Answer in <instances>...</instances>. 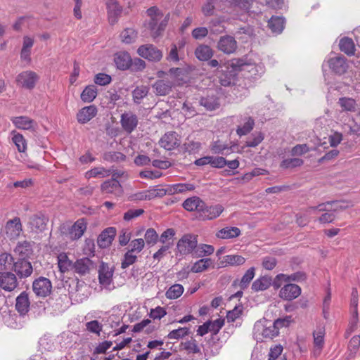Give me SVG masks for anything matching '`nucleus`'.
Segmentation results:
<instances>
[{
    "label": "nucleus",
    "mask_w": 360,
    "mask_h": 360,
    "mask_svg": "<svg viewBox=\"0 0 360 360\" xmlns=\"http://www.w3.org/2000/svg\"><path fill=\"white\" fill-rule=\"evenodd\" d=\"M147 14L150 17L148 29L152 37L157 38L165 31L170 17L167 13L164 16L163 13L157 7L152 6L147 10Z\"/></svg>",
    "instance_id": "f257e3e1"
},
{
    "label": "nucleus",
    "mask_w": 360,
    "mask_h": 360,
    "mask_svg": "<svg viewBox=\"0 0 360 360\" xmlns=\"http://www.w3.org/2000/svg\"><path fill=\"white\" fill-rule=\"evenodd\" d=\"M87 228V222L84 218L77 219L72 225L63 223L59 226L60 235L70 239L77 240L82 238Z\"/></svg>",
    "instance_id": "f03ea898"
},
{
    "label": "nucleus",
    "mask_w": 360,
    "mask_h": 360,
    "mask_svg": "<svg viewBox=\"0 0 360 360\" xmlns=\"http://www.w3.org/2000/svg\"><path fill=\"white\" fill-rule=\"evenodd\" d=\"M198 238V235L195 234H184L177 242L176 248L178 252L181 255L192 254L193 256L194 252L197 248Z\"/></svg>",
    "instance_id": "7ed1b4c3"
},
{
    "label": "nucleus",
    "mask_w": 360,
    "mask_h": 360,
    "mask_svg": "<svg viewBox=\"0 0 360 360\" xmlns=\"http://www.w3.org/2000/svg\"><path fill=\"white\" fill-rule=\"evenodd\" d=\"M137 53L151 62H159L163 57L162 51L151 44L140 46L137 49Z\"/></svg>",
    "instance_id": "20e7f679"
},
{
    "label": "nucleus",
    "mask_w": 360,
    "mask_h": 360,
    "mask_svg": "<svg viewBox=\"0 0 360 360\" xmlns=\"http://www.w3.org/2000/svg\"><path fill=\"white\" fill-rule=\"evenodd\" d=\"M32 290L37 297H46L51 293L52 283L49 278L40 276L33 281Z\"/></svg>",
    "instance_id": "39448f33"
},
{
    "label": "nucleus",
    "mask_w": 360,
    "mask_h": 360,
    "mask_svg": "<svg viewBox=\"0 0 360 360\" xmlns=\"http://www.w3.org/2000/svg\"><path fill=\"white\" fill-rule=\"evenodd\" d=\"M101 191L103 194H110L115 197H120L123 195L124 190L122 186L118 180L110 179L101 184Z\"/></svg>",
    "instance_id": "423d86ee"
},
{
    "label": "nucleus",
    "mask_w": 360,
    "mask_h": 360,
    "mask_svg": "<svg viewBox=\"0 0 360 360\" xmlns=\"http://www.w3.org/2000/svg\"><path fill=\"white\" fill-rule=\"evenodd\" d=\"M17 275L11 271L0 274V288L6 292H13L18 287Z\"/></svg>",
    "instance_id": "0eeeda50"
},
{
    "label": "nucleus",
    "mask_w": 360,
    "mask_h": 360,
    "mask_svg": "<svg viewBox=\"0 0 360 360\" xmlns=\"http://www.w3.org/2000/svg\"><path fill=\"white\" fill-rule=\"evenodd\" d=\"M160 146L167 150H174L181 144V139L175 131L165 134L159 141Z\"/></svg>",
    "instance_id": "6e6552de"
},
{
    "label": "nucleus",
    "mask_w": 360,
    "mask_h": 360,
    "mask_svg": "<svg viewBox=\"0 0 360 360\" xmlns=\"http://www.w3.org/2000/svg\"><path fill=\"white\" fill-rule=\"evenodd\" d=\"M107 8L108 18L110 25H115L117 22L122 12V7L117 0H105Z\"/></svg>",
    "instance_id": "1a4fd4ad"
},
{
    "label": "nucleus",
    "mask_w": 360,
    "mask_h": 360,
    "mask_svg": "<svg viewBox=\"0 0 360 360\" xmlns=\"http://www.w3.org/2000/svg\"><path fill=\"white\" fill-rule=\"evenodd\" d=\"M224 210L221 205L207 206L204 202V206H202L198 217L202 220H212L219 217Z\"/></svg>",
    "instance_id": "9d476101"
},
{
    "label": "nucleus",
    "mask_w": 360,
    "mask_h": 360,
    "mask_svg": "<svg viewBox=\"0 0 360 360\" xmlns=\"http://www.w3.org/2000/svg\"><path fill=\"white\" fill-rule=\"evenodd\" d=\"M217 49L219 51L225 54L230 55L233 53L237 48L238 44L235 38L230 35H225L220 37L218 41Z\"/></svg>",
    "instance_id": "9b49d317"
},
{
    "label": "nucleus",
    "mask_w": 360,
    "mask_h": 360,
    "mask_svg": "<svg viewBox=\"0 0 360 360\" xmlns=\"http://www.w3.org/2000/svg\"><path fill=\"white\" fill-rule=\"evenodd\" d=\"M37 80L38 76L36 72L30 70L20 73L16 78L18 84L27 89H33Z\"/></svg>",
    "instance_id": "f8f14e48"
},
{
    "label": "nucleus",
    "mask_w": 360,
    "mask_h": 360,
    "mask_svg": "<svg viewBox=\"0 0 360 360\" xmlns=\"http://www.w3.org/2000/svg\"><path fill=\"white\" fill-rule=\"evenodd\" d=\"M97 113L96 106L91 105L81 108L77 113L76 118L79 124H86L95 117Z\"/></svg>",
    "instance_id": "ddd939ff"
},
{
    "label": "nucleus",
    "mask_w": 360,
    "mask_h": 360,
    "mask_svg": "<svg viewBox=\"0 0 360 360\" xmlns=\"http://www.w3.org/2000/svg\"><path fill=\"white\" fill-rule=\"evenodd\" d=\"M13 271L20 278H27L33 272L32 264L26 259H18L14 263Z\"/></svg>",
    "instance_id": "4468645a"
},
{
    "label": "nucleus",
    "mask_w": 360,
    "mask_h": 360,
    "mask_svg": "<svg viewBox=\"0 0 360 360\" xmlns=\"http://www.w3.org/2000/svg\"><path fill=\"white\" fill-rule=\"evenodd\" d=\"M301 294V288L296 284H285L279 291V297L284 300H292Z\"/></svg>",
    "instance_id": "2eb2a0df"
},
{
    "label": "nucleus",
    "mask_w": 360,
    "mask_h": 360,
    "mask_svg": "<svg viewBox=\"0 0 360 360\" xmlns=\"http://www.w3.org/2000/svg\"><path fill=\"white\" fill-rule=\"evenodd\" d=\"M6 233L11 238H17L22 231L20 219L18 217L8 220L5 225Z\"/></svg>",
    "instance_id": "dca6fc26"
},
{
    "label": "nucleus",
    "mask_w": 360,
    "mask_h": 360,
    "mask_svg": "<svg viewBox=\"0 0 360 360\" xmlns=\"http://www.w3.org/2000/svg\"><path fill=\"white\" fill-rule=\"evenodd\" d=\"M11 121L13 125L21 130H34L37 122L27 116L12 117Z\"/></svg>",
    "instance_id": "f3484780"
},
{
    "label": "nucleus",
    "mask_w": 360,
    "mask_h": 360,
    "mask_svg": "<svg viewBox=\"0 0 360 360\" xmlns=\"http://www.w3.org/2000/svg\"><path fill=\"white\" fill-rule=\"evenodd\" d=\"M120 123L126 132L131 133L138 124V118L131 112H124L121 115Z\"/></svg>",
    "instance_id": "a211bd4d"
},
{
    "label": "nucleus",
    "mask_w": 360,
    "mask_h": 360,
    "mask_svg": "<svg viewBox=\"0 0 360 360\" xmlns=\"http://www.w3.org/2000/svg\"><path fill=\"white\" fill-rule=\"evenodd\" d=\"M93 267V262L88 257H83L74 262L72 270L79 276H84L89 274Z\"/></svg>",
    "instance_id": "6ab92c4d"
},
{
    "label": "nucleus",
    "mask_w": 360,
    "mask_h": 360,
    "mask_svg": "<svg viewBox=\"0 0 360 360\" xmlns=\"http://www.w3.org/2000/svg\"><path fill=\"white\" fill-rule=\"evenodd\" d=\"M115 236L116 229L115 227H108L104 229L98 237L97 243L98 246L101 248L109 247Z\"/></svg>",
    "instance_id": "aec40b11"
},
{
    "label": "nucleus",
    "mask_w": 360,
    "mask_h": 360,
    "mask_svg": "<svg viewBox=\"0 0 360 360\" xmlns=\"http://www.w3.org/2000/svg\"><path fill=\"white\" fill-rule=\"evenodd\" d=\"M113 274L114 269L110 267L108 264L102 262L98 269V280L100 284L109 285L112 281Z\"/></svg>",
    "instance_id": "412c9836"
},
{
    "label": "nucleus",
    "mask_w": 360,
    "mask_h": 360,
    "mask_svg": "<svg viewBox=\"0 0 360 360\" xmlns=\"http://www.w3.org/2000/svg\"><path fill=\"white\" fill-rule=\"evenodd\" d=\"M325 328L323 327H317L313 332L314 349L313 353L315 356H319L324 346Z\"/></svg>",
    "instance_id": "4be33fe9"
},
{
    "label": "nucleus",
    "mask_w": 360,
    "mask_h": 360,
    "mask_svg": "<svg viewBox=\"0 0 360 360\" xmlns=\"http://www.w3.org/2000/svg\"><path fill=\"white\" fill-rule=\"evenodd\" d=\"M33 243L27 240L20 241L14 249V252L18 255L20 259H26L33 253Z\"/></svg>",
    "instance_id": "5701e85b"
},
{
    "label": "nucleus",
    "mask_w": 360,
    "mask_h": 360,
    "mask_svg": "<svg viewBox=\"0 0 360 360\" xmlns=\"http://www.w3.org/2000/svg\"><path fill=\"white\" fill-rule=\"evenodd\" d=\"M329 68L336 74L342 75L346 72L348 65L345 57L338 56L328 60Z\"/></svg>",
    "instance_id": "b1692460"
},
{
    "label": "nucleus",
    "mask_w": 360,
    "mask_h": 360,
    "mask_svg": "<svg viewBox=\"0 0 360 360\" xmlns=\"http://www.w3.org/2000/svg\"><path fill=\"white\" fill-rule=\"evenodd\" d=\"M114 62L118 69L125 70L131 67L132 59L128 52L120 51L115 53Z\"/></svg>",
    "instance_id": "393cba45"
},
{
    "label": "nucleus",
    "mask_w": 360,
    "mask_h": 360,
    "mask_svg": "<svg viewBox=\"0 0 360 360\" xmlns=\"http://www.w3.org/2000/svg\"><path fill=\"white\" fill-rule=\"evenodd\" d=\"M30 302L28 294L23 291L15 300V309L20 315H25L30 309Z\"/></svg>",
    "instance_id": "a878e982"
},
{
    "label": "nucleus",
    "mask_w": 360,
    "mask_h": 360,
    "mask_svg": "<svg viewBox=\"0 0 360 360\" xmlns=\"http://www.w3.org/2000/svg\"><path fill=\"white\" fill-rule=\"evenodd\" d=\"M182 205L186 210L196 211L199 215L202 206H204V201L198 196H193L185 200Z\"/></svg>",
    "instance_id": "bb28decb"
},
{
    "label": "nucleus",
    "mask_w": 360,
    "mask_h": 360,
    "mask_svg": "<svg viewBox=\"0 0 360 360\" xmlns=\"http://www.w3.org/2000/svg\"><path fill=\"white\" fill-rule=\"evenodd\" d=\"M173 86L174 84L170 81L159 79L153 84V88L156 95L166 96L171 92Z\"/></svg>",
    "instance_id": "cd10ccee"
},
{
    "label": "nucleus",
    "mask_w": 360,
    "mask_h": 360,
    "mask_svg": "<svg viewBox=\"0 0 360 360\" xmlns=\"http://www.w3.org/2000/svg\"><path fill=\"white\" fill-rule=\"evenodd\" d=\"M57 264L60 273L65 274L72 270L74 263L70 259L67 253L61 252L57 256Z\"/></svg>",
    "instance_id": "c85d7f7f"
},
{
    "label": "nucleus",
    "mask_w": 360,
    "mask_h": 360,
    "mask_svg": "<svg viewBox=\"0 0 360 360\" xmlns=\"http://www.w3.org/2000/svg\"><path fill=\"white\" fill-rule=\"evenodd\" d=\"M241 233L239 228L226 226L216 233V237L220 239H232L238 237Z\"/></svg>",
    "instance_id": "c756f323"
},
{
    "label": "nucleus",
    "mask_w": 360,
    "mask_h": 360,
    "mask_svg": "<svg viewBox=\"0 0 360 360\" xmlns=\"http://www.w3.org/2000/svg\"><path fill=\"white\" fill-rule=\"evenodd\" d=\"M14 258L7 252L0 254V274L11 271L14 268Z\"/></svg>",
    "instance_id": "7c9ffc66"
},
{
    "label": "nucleus",
    "mask_w": 360,
    "mask_h": 360,
    "mask_svg": "<svg viewBox=\"0 0 360 360\" xmlns=\"http://www.w3.org/2000/svg\"><path fill=\"white\" fill-rule=\"evenodd\" d=\"M111 169H108L105 168L104 167H95L84 174V177L86 179H90L91 178H104L108 177L110 175Z\"/></svg>",
    "instance_id": "2f4dec72"
},
{
    "label": "nucleus",
    "mask_w": 360,
    "mask_h": 360,
    "mask_svg": "<svg viewBox=\"0 0 360 360\" xmlns=\"http://www.w3.org/2000/svg\"><path fill=\"white\" fill-rule=\"evenodd\" d=\"M213 50L207 45L200 44L195 50L196 58L201 61H207L213 56Z\"/></svg>",
    "instance_id": "473e14b6"
},
{
    "label": "nucleus",
    "mask_w": 360,
    "mask_h": 360,
    "mask_svg": "<svg viewBox=\"0 0 360 360\" xmlns=\"http://www.w3.org/2000/svg\"><path fill=\"white\" fill-rule=\"evenodd\" d=\"M28 224L32 231L35 233L41 232L46 227V220L44 217L35 215L30 218Z\"/></svg>",
    "instance_id": "72a5a7b5"
},
{
    "label": "nucleus",
    "mask_w": 360,
    "mask_h": 360,
    "mask_svg": "<svg viewBox=\"0 0 360 360\" xmlns=\"http://www.w3.org/2000/svg\"><path fill=\"white\" fill-rule=\"evenodd\" d=\"M168 74L172 79V83L180 85L185 82L186 72L183 68H172L169 69Z\"/></svg>",
    "instance_id": "f704fd0d"
},
{
    "label": "nucleus",
    "mask_w": 360,
    "mask_h": 360,
    "mask_svg": "<svg viewBox=\"0 0 360 360\" xmlns=\"http://www.w3.org/2000/svg\"><path fill=\"white\" fill-rule=\"evenodd\" d=\"M245 258L238 255H228L224 257L223 260L221 262V266H240L245 263Z\"/></svg>",
    "instance_id": "c9c22d12"
},
{
    "label": "nucleus",
    "mask_w": 360,
    "mask_h": 360,
    "mask_svg": "<svg viewBox=\"0 0 360 360\" xmlns=\"http://www.w3.org/2000/svg\"><path fill=\"white\" fill-rule=\"evenodd\" d=\"M98 89L95 85L86 86L81 94V99L84 103L92 102L97 96Z\"/></svg>",
    "instance_id": "e433bc0d"
},
{
    "label": "nucleus",
    "mask_w": 360,
    "mask_h": 360,
    "mask_svg": "<svg viewBox=\"0 0 360 360\" xmlns=\"http://www.w3.org/2000/svg\"><path fill=\"white\" fill-rule=\"evenodd\" d=\"M340 49L348 56H353L355 53V45L353 40L349 37H344L340 41Z\"/></svg>",
    "instance_id": "4c0bfd02"
},
{
    "label": "nucleus",
    "mask_w": 360,
    "mask_h": 360,
    "mask_svg": "<svg viewBox=\"0 0 360 360\" xmlns=\"http://www.w3.org/2000/svg\"><path fill=\"white\" fill-rule=\"evenodd\" d=\"M213 264V262L210 258H202L195 262L191 266V271L193 273H201L207 270Z\"/></svg>",
    "instance_id": "58836bf2"
},
{
    "label": "nucleus",
    "mask_w": 360,
    "mask_h": 360,
    "mask_svg": "<svg viewBox=\"0 0 360 360\" xmlns=\"http://www.w3.org/2000/svg\"><path fill=\"white\" fill-rule=\"evenodd\" d=\"M12 141L15 145L20 153H23L27 150V141L22 134L13 130L11 131Z\"/></svg>",
    "instance_id": "ea45409f"
},
{
    "label": "nucleus",
    "mask_w": 360,
    "mask_h": 360,
    "mask_svg": "<svg viewBox=\"0 0 360 360\" xmlns=\"http://www.w3.org/2000/svg\"><path fill=\"white\" fill-rule=\"evenodd\" d=\"M103 159L105 162L119 163L125 161L126 155L117 151H108L103 153Z\"/></svg>",
    "instance_id": "a19ab883"
},
{
    "label": "nucleus",
    "mask_w": 360,
    "mask_h": 360,
    "mask_svg": "<svg viewBox=\"0 0 360 360\" xmlns=\"http://www.w3.org/2000/svg\"><path fill=\"white\" fill-rule=\"evenodd\" d=\"M122 42L124 44H132L136 41L138 37V32L134 28H126L120 34Z\"/></svg>",
    "instance_id": "79ce46f5"
},
{
    "label": "nucleus",
    "mask_w": 360,
    "mask_h": 360,
    "mask_svg": "<svg viewBox=\"0 0 360 360\" xmlns=\"http://www.w3.org/2000/svg\"><path fill=\"white\" fill-rule=\"evenodd\" d=\"M214 252V248L211 245L207 244H197V248L194 252V257H203L210 256Z\"/></svg>",
    "instance_id": "37998d69"
},
{
    "label": "nucleus",
    "mask_w": 360,
    "mask_h": 360,
    "mask_svg": "<svg viewBox=\"0 0 360 360\" xmlns=\"http://www.w3.org/2000/svg\"><path fill=\"white\" fill-rule=\"evenodd\" d=\"M284 18L272 16L268 22V26L273 32L280 33L284 27Z\"/></svg>",
    "instance_id": "c03bdc74"
},
{
    "label": "nucleus",
    "mask_w": 360,
    "mask_h": 360,
    "mask_svg": "<svg viewBox=\"0 0 360 360\" xmlns=\"http://www.w3.org/2000/svg\"><path fill=\"white\" fill-rule=\"evenodd\" d=\"M149 92V87L148 86H136L132 91V96L134 103H141L142 99L145 98Z\"/></svg>",
    "instance_id": "a18cd8bd"
},
{
    "label": "nucleus",
    "mask_w": 360,
    "mask_h": 360,
    "mask_svg": "<svg viewBox=\"0 0 360 360\" xmlns=\"http://www.w3.org/2000/svg\"><path fill=\"white\" fill-rule=\"evenodd\" d=\"M338 104L344 111L354 112L356 108V101L352 98H340L338 100Z\"/></svg>",
    "instance_id": "49530a36"
},
{
    "label": "nucleus",
    "mask_w": 360,
    "mask_h": 360,
    "mask_svg": "<svg viewBox=\"0 0 360 360\" xmlns=\"http://www.w3.org/2000/svg\"><path fill=\"white\" fill-rule=\"evenodd\" d=\"M184 288L181 284L172 285L165 292V296L169 300L179 298L184 292Z\"/></svg>",
    "instance_id": "de8ad7c7"
},
{
    "label": "nucleus",
    "mask_w": 360,
    "mask_h": 360,
    "mask_svg": "<svg viewBox=\"0 0 360 360\" xmlns=\"http://www.w3.org/2000/svg\"><path fill=\"white\" fill-rule=\"evenodd\" d=\"M170 186L172 189V195L193 191L195 188V186L190 183L172 184Z\"/></svg>",
    "instance_id": "09e8293b"
},
{
    "label": "nucleus",
    "mask_w": 360,
    "mask_h": 360,
    "mask_svg": "<svg viewBox=\"0 0 360 360\" xmlns=\"http://www.w3.org/2000/svg\"><path fill=\"white\" fill-rule=\"evenodd\" d=\"M255 126V121L251 117L245 118V122L242 127H238L236 133L238 136H244L250 133Z\"/></svg>",
    "instance_id": "8fccbe9b"
},
{
    "label": "nucleus",
    "mask_w": 360,
    "mask_h": 360,
    "mask_svg": "<svg viewBox=\"0 0 360 360\" xmlns=\"http://www.w3.org/2000/svg\"><path fill=\"white\" fill-rule=\"evenodd\" d=\"M180 349L185 350L188 353L196 354L200 352V348L195 340H191L180 344Z\"/></svg>",
    "instance_id": "3c124183"
},
{
    "label": "nucleus",
    "mask_w": 360,
    "mask_h": 360,
    "mask_svg": "<svg viewBox=\"0 0 360 360\" xmlns=\"http://www.w3.org/2000/svg\"><path fill=\"white\" fill-rule=\"evenodd\" d=\"M304 161L300 158H288L283 160L281 164L280 167L283 169H292L295 167H300L303 165Z\"/></svg>",
    "instance_id": "603ef678"
},
{
    "label": "nucleus",
    "mask_w": 360,
    "mask_h": 360,
    "mask_svg": "<svg viewBox=\"0 0 360 360\" xmlns=\"http://www.w3.org/2000/svg\"><path fill=\"white\" fill-rule=\"evenodd\" d=\"M146 244L150 246L155 245L158 240V235L154 229H148L144 235Z\"/></svg>",
    "instance_id": "864d4df0"
},
{
    "label": "nucleus",
    "mask_w": 360,
    "mask_h": 360,
    "mask_svg": "<svg viewBox=\"0 0 360 360\" xmlns=\"http://www.w3.org/2000/svg\"><path fill=\"white\" fill-rule=\"evenodd\" d=\"M200 104L208 110H214L219 106L217 98L214 97L202 98Z\"/></svg>",
    "instance_id": "5fc2aeb1"
},
{
    "label": "nucleus",
    "mask_w": 360,
    "mask_h": 360,
    "mask_svg": "<svg viewBox=\"0 0 360 360\" xmlns=\"http://www.w3.org/2000/svg\"><path fill=\"white\" fill-rule=\"evenodd\" d=\"M255 269L254 267H251L246 271L239 283V286L240 287V288L244 289L248 287V285L255 276Z\"/></svg>",
    "instance_id": "6e6d98bb"
},
{
    "label": "nucleus",
    "mask_w": 360,
    "mask_h": 360,
    "mask_svg": "<svg viewBox=\"0 0 360 360\" xmlns=\"http://www.w3.org/2000/svg\"><path fill=\"white\" fill-rule=\"evenodd\" d=\"M226 150H228V153H226V154L230 153L231 148L228 147L226 144L223 143L220 141L213 142L211 146V150L215 154H223Z\"/></svg>",
    "instance_id": "4d7b16f0"
},
{
    "label": "nucleus",
    "mask_w": 360,
    "mask_h": 360,
    "mask_svg": "<svg viewBox=\"0 0 360 360\" xmlns=\"http://www.w3.org/2000/svg\"><path fill=\"white\" fill-rule=\"evenodd\" d=\"M145 247V241L143 238H137L131 241L129 251L134 254L141 252Z\"/></svg>",
    "instance_id": "13d9d810"
},
{
    "label": "nucleus",
    "mask_w": 360,
    "mask_h": 360,
    "mask_svg": "<svg viewBox=\"0 0 360 360\" xmlns=\"http://www.w3.org/2000/svg\"><path fill=\"white\" fill-rule=\"evenodd\" d=\"M136 260V255L128 250L124 255V258L121 263V268L123 269H127L129 266L134 264Z\"/></svg>",
    "instance_id": "bf43d9fd"
},
{
    "label": "nucleus",
    "mask_w": 360,
    "mask_h": 360,
    "mask_svg": "<svg viewBox=\"0 0 360 360\" xmlns=\"http://www.w3.org/2000/svg\"><path fill=\"white\" fill-rule=\"evenodd\" d=\"M189 333V328L187 327L179 328L169 332L167 335L169 339L179 340L188 335Z\"/></svg>",
    "instance_id": "052dcab7"
},
{
    "label": "nucleus",
    "mask_w": 360,
    "mask_h": 360,
    "mask_svg": "<svg viewBox=\"0 0 360 360\" xmlns=\"http://www.w3.org/2000/svg\"><path fill=\"white\" fill-rule=\"evenodd\" d=\"M270 285V282L269 280L266 278H260L257 280H255L252 285V289L255 291H260V290H264L267 289Z\"/></svg>",
    "instance_id": "680f3d73"
},
{
    "label": "nucleus",
    "mask_w": 360,
    "mask_h": 360,
    "mask_svg": "<svg viewBox=\"0 0 360 360\" xmlns=\"http://www.w3.org/2000/svg\"><path fill=\"white\" fill-rule=\"evenodd\" d=\"M292 321L293 320L291 316H285L283 318L277 319L274 321L273 324L276 330L279 331L281 328L288 327Z\"/></svg>",
    "instance_id": "e2e57ef3"
},
{
    "label": "nucleus",
    "mask_w": 360,
    "mask_h": 360,
    "mask_svg": "<svg viewBox=\"0 0 360 360\" xmlns=\"http://www.w3.org/2000/svg\"><path fill=\"white\" fill-rule=\"evenodd\" d=\"M261 333L263 338L272 339L278 335V330H276L272 323L269 326H262Z\"/></svg>",
    "instance_id": "0e129e2a"
},
{
    "label": "nucleus",
    "mask_w": 360,
    "mask_h": 360,
    "mask_svg": "<svg viewBox=\"0 0 360 360\" xmlns=\"http://www.w3.org/2000/svg\"><path fill=\"white\" fill-rule=\"evenodd\" d=\"M264 136L262 132H257L252 134V139L246 141L245 146L256 147L264 140Z\"/></svg>",
    "instance_id": "69168bd1"
},
{
    "label": "nucleus",
    "mask_w": 360,
    "mask_h": 360,
    "mask_svg": "<svg viewBox=\"0 0 360 360\" xmlns=\"http://www.w3.org/2000/svg\"><path fill=\"white\" fill-rule=\"evenodd\" d=\"M144 213L143 209H130L124 214L123 219L124 221H129Z\"/></svg>",
    "instance_id": "338daca9"
},
{
    "label": "nucleus",
    "mask_w": 360,
    "mask_h": 360,
    "mask_svg": "<svg viewBox=\"0 0 360 360\" xmlns=\"http://www.w3.org/2000/svg\"><path fill=\"white\" fill-rule=\"evenodd\" d=\"M86 330L91 333H96L98 335L102 330V325L96 320L87 322L86 323Z\"/></svg>",
    "instance_id": "774afa93"
}]
</instances>
